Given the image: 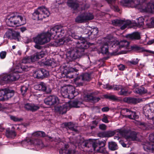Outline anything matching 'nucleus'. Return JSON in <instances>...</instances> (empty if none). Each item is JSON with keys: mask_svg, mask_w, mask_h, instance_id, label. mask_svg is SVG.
Returning <instances> with one entry per match:
<instances>
[{"mask_svg": "<svg viewBox=\"0 0 154 154\" xmlns=\"http://www.w3.org/2000/svg\"><path fill=\"white\" fill-rule=\"evenodd\" d=\"M105 137H110L112 136L115 134V132L112 131L105 132Z\"/></svg>", "mask_w": 154, "mask_h": 154, "instance_id": "nucleus-56", "label": "nucleus"}, {"mask_svg": "<svg viewBox=\"0 0 154 154\" xmlns=\"http://www.w3.org/2000/svg\"><path fill=\"white\" fill-rule=\"evenodd\" d=\"M85 21L92 20L94 18V16L92 14L89 13H84Z\"/></svg>", "mask_w": 154, "mask_h": 154, "instance_id": "nucleus-43", "label": "nucleus"}, {"mask_svg": "<svg viewBox=\"0 0 154 154\" xmlns=\"http://www.w3.org/2000/svg\"><path fill=\"white\" fill-rule=\"evenodd\" d=\"M123 100L124 102L128 103L136 104L139 103L140 100L139 98L128 97L124 98Z\"/></svg>", "mask_w": 154, "mask_h": 154, "instance_id": "nucleus-17", "label": "nucleus"}, {"mask_svg": "<svg viewBox=\"0 0 154 154\" xmlns=\"http://www.w3.org/2000/svg\"><path fill=\"white\" fill-rule=\"evenodd\" d=\"M122 86H123L122 85H113V89L114 90L118 91L120 90L122 88Z\"/></svg>", "mask_w": 154, "mask_h": 154, "instance_id": "nucleus-60", "label": "nucleus"}, {"mask_svg": "<svg viewBox=\"0 0 154 154\" xmlns=\"http://www.w3.org/2000/svg\"><path fill=\"white\" fill-rule=\"evenodd\" d=\"M85 54V51L77 47L70 49L67 52L66 55L67 59L72 61L80 58Z\"/></svg>", "mask_w": 154, "mask_h": 154, "instance_id": "nucleus-4", "label": "nucleus"}, {"mask_svg": "<svg viewBox=\"0 0 154 154\" xmlns=\"http://www.w3.org/2000/svg\"><path fill=\"white\" fill-rule=\"evenodd\" d=\"M67 4L69 7L74 10L77 9L79 6V2L77 0H68Z\"/></svg>", "mask_w": 154, "mask_h": 154, "instance_id": "nucleus-14", "label": "nucleus"}, {"mask_svg": "<svg viewBox=\"0 0 154 154\" xmlns=\"http://www.w3.org/2000/svg\"><path fill=\"white\" fill-rule=\"evenodd\" d=\"M98 28L96 27L94 28L92 31L90 32V34L89 35L91 36L90 38L93 39L96 38L98 36Z\"/></svg>", "mask_w": 154, "mask_h": 154, "instance_id": "nucleus-33", "label": "nucleus"}, {"mask_svg": "<svg viewBox=\"0 0 154 154\" xmlns=\"http://www.w3.org/2000/svg\"><path fill=\"white\" fill-rule=\"evenodd\" d=\"M92 79L91 74L88 73H82L75 79V81H78L77 84L79 86H82L83 82H88Z\"/></svg>", "mask_w": 154, "mask_h": 154, "instance_id": "nucleus-6", "label": "nucleus"}, {"mask_svg": "<svg viewBox=\"0 0 154 154\" xmlns=\"http://www.w3.org/2000/svg\"><path fill=\"white\" fill-rule=\"evenodd\" d=\"M120 133L127 140L134 141L137 140V134L134 131L123 130L120 131Z\"/></svg>", "mask_w": 154, "mask_h": 154, "instance_id": "nucleus-8", "label": "nucleus"}, {"mask_svg": "<svg viewBox=\"0 0 154 154\" xmlns=\"http://www.w3.org/2000/svg\"><path fill=\"white\" fill-rule=\"evenodd\" d=\"M58 98L54 95H50L44 100V102L46 105L50 106H54L59 103Z\"/></svg>", "mask_w": 154, "mask_h": 154, "instance_id": "nucleus-9", "label": "nucleus"}, {"mask_svg": "<svg viewBox=\"0 0 154 154\" xmlns=\"http://www.w3.org/2000/svg\"><path fill=\"white\" fill-rule=\"evenodd\" d=\"M26 22L25 19L17 12H14L8 16L7 21V25L10 26H20L25 24Z\"/></svg>", "mask_w": 154, "mask_h": 154, "instance_id": "nucleus-1", "label": "nucleus"}, {"mask_svg": "<svg viewBox=\"0 0 154 154\" xmlns=\"http://www.w3.org/2000/svg\"><path fill=\"white\" fill-rule=\"evenodd\" d=\"M124 21L119 20H113L112 21V23L115 26H119L121 24H123Z\"/></svg>", "mask_w": 154, "mask_h": 154, "instance_id": "nucleus-49", "label": "nucleus"}, {"mask_svg": "<svg viewBox=\"0 0 154 154\" xmlns=\"http://www.w3.org/2000/svg\"><path fill=\"white\" fill-rule=\"evenodd\" d=\"M109 149L112 151H115L118 149V147L117 143L115 142L111 141L108 143Z\"/></svg>", "mask_w": 154, "mask_h": 154, "instance_id": "nucleus-30", "label": "nucleus"}, {"mask_svg": "<svg viewBox=\"0 0 154 154\" xmlns=\"http://www.w3.org/2000/svg\"><path fill=\"white\" fill-rule=\"evenodd\" d=\"M58 27L59 26H55L51 29L49 31H48L46 33H47V35L49 37L50 39H51V37L52 36H55L56 35L57 36Z\"/></svg>", "mask_w": 154, "mask_h": 154, "instance_id": "nucleus-18", "label": "nucleus"}, {"mask_svg": "<svg viewBox=\"0 0 154 154\" xmlns=\"http://www.w3.org/2000/svg\"><path fill=\"white\" fill-rule=\"evenodd\" d=\"M106 0L109 4H111L110 5V6L112 9L114 11H116L117 12H118L120 11L119 8L117 5H112L113 3L115 2L116 0Z\"/></svg>", "mask_w": 154, "mask_h": 154, "instance_id": "nucleus-32", "label": "nucleus"}, {"mask_svg": "<svg viewBox=\"0 0 154 154\" xmlns=\"http://www.w3.org/2000/svg\"><path fill=\"white\" fill-rule=\"evenodd\" d=\"M139 61V60L138 58L134 59L131 61L127 62V63L129 65H136L138 64Z\"/></svg>", "mask_w": 154, "mask_h": 154, "instance_id": "nucleus-45", "label": "nucleus"}, {"mask_svg": "<svg viewBox=\"0 0 154 154\" xmlns=\"http://www.w3.org/2000/svg\"><path fill=\"white\" fill-rule=\"evenodd\" d=\"M31 66H28L27 65H23V64H20L21 68L23 70L25 71H28L30 69Z\"/></svg>", "mask_w": 154, "mask_h": 154, "instance_id": "nucleus-51", "label": "nucleus"}, {"mask_svg": "<svg viewBox=\"0 0 154 154\" xmlns=\"http://www.w3.org/2000/svg\"><path fill=\"white\" fill-rule=\"evenodd\" d=\"M20 36L19 32H12L11 39L19 41Z\"/></svg>", "mask_w": 154, "mask_h": 154, "instance_id": "nucleus-44", "label": "nucleus"}, {"mask_svg": "<svg viewBox=\"0 0 154 154\" xmlns=\"http://www.w3.org/2000/svg\"><path fill=\"white\" fill-rule=\"evenodd\" d=\"M101 120L103 122L105 123H108L109 122L107 116L105 114H103V117L101 119Z\"/></svg>", "mask_w": 154, "mask_h": 154, "instance_id": "nucleus-64", "label": "nucleus"}, {"mask_svg": "<svg viewBox=\"0 0 154 154\" xmlns=\"http://www.w3.org/2000/svg\"><path fill=\"white\" fill-rule=\"evenodd\" d=\"M68 33L69 34V36H71L72 38L75 39H79V37L78 36L74 31L71 29H69Z\"/></svg>", "mask_w": 154, "mask_h": 154, "instance_id": "nucleus-35", "label": "nucleus"}, {"mask_svg": "<svg viewBox=\"0 0 154 154\" xmlns=\"http://www.w3.org/2000/svg\"><path fill=\"white\" fill-rule=\"evenodd\" d=\"M12 34V32L8 31L5 33L4 35V37L5 38H9L11 39Z\"/></svg>", "mask_w": 154, "mask_h": 154, "instance_id": "nucleus-57", "label": "nucleus"}, {"mask_svg": "<svg viewBox=\"0 0 154 154\" xmlns=\"http://www.w3.org/2000/svg\"><path fill=\"white\" fill-rule=\"evenodd\" d=\"M42 73L43 78L48 76L49 75V72L46 70L43 69H42Z\"/></svg>", "mask_w": 154, "mask_h": 154, "instance_id": "nucleus-58", "label": "nucleus"}, {"mask_svg": "<svg viewBox=\"0 0 154 154\" xmlns=\"http://www.w3.org/2000/svg\"><path fill=\"white\" fill-rule=\"evenodd\" d=\"M67 32V31L63 28L59 26L57 33V36L59 37L64 38L65 34Z\"/></svg>", "mask_w": 154, "mask_h": 154, "instance_id": "nucleus-28", "label": "nucleus"}, {"mask_svg": "<svg viewBox=\"0 0 154 154\" xmlns=\"http://www.w3.org/2000/svg\"><path fill=\"white\" fill-rule=\"evenodd\" d=\"M9 75H5L1 79V81L4 83H7L9 82Z\"/></svg>", "mask_w": 154, "mask_h": 154, "instance_id": "nucleus-52", "label": "nucleus"}, {"mask_svg": "<svg viewBox=\"0 0 154 154\" xmlns=\"http://www.w3.org/2000/svg\"><path fill=\"white\" fill-rule=\"evenodd\" d=\"M46 52L42 51L40 52H37L32 56L30 58L26 57L24 58L22 61L21 64L29 63L31 62H34L35 61L43 57L46 54Z\"/></svg>", "mask_w": 154, "mask_h": 154, "instance_id": "nucleus-5", "label": "nucleus"}, {"mask_svg": "<svg viewBox=\"0 0 154 154\" xmlns=\"http://www.w3.org/2000/svg\"><path fill=\"white\" fill-rule=\"evenodd\" d=\"M44 64L45 65L53 66L55 65V63L53 60L48 59L45 62Z\"/></svg>", "mask_w": 154, "mask_h": 154, "instance_id": "nucleus-48", "label": "nucleus"}, {"mask_svg": "<svg viewBox=\"0 0 154 154\" xmlns=\"http://www.w3.org/2000/svg\"><path fill=\"white\" fill-rule=\"evenodd\" d=\"M5 134L6 137L8 138H14L17 135L14 131L11 130L9 128L6 129Z\"/></svg>", "mask_w": 154, "mask_h": 154, "instance_id": "nucleus-25", "label": "nucleus"}, {"mask_svg": "<svg viewBox=\"0 0 154 154\" xmlns=\"http://www.w3.org/2000/svg\"><path fill=\"white\" fill-rule=\"evenodd\" d=\"M146 145H146L144 147V149H146L149 150L152 149V144H147Z\"/></svg>", "mask_w": 154, "mask_h": 154, "instance_id": "nucleus-61", "label": "nucleus"}, {"mask_svg": "<svg viewBox=\"0 0 154 154\" xmlns=\"http://www.w3.org/2000/svg\"><path fill=\"white\" fill-rule=\"evenodd\" d=\"M103 88L105 89H107L108 90L112 89L113 88V86L111 85L108 84L103 85Z\"/></svg>", "mask_w": 154, "mask_h": 154, "instance_id": "nucleus-59", "label": "nucleus"}, {"mask_svg": "<svg viewBox=\"0 0 154 154\" xmlns=\"http://www.w3.org/2000/svg\"><path fill=\"white\" fill-rule=\"evenodd\" d=\"M147 90L143 87H140L134 89V92L139 95L144 94L147 93Z\"/></svg>", "mask_w": 154, "mask_h": 154, "instance_id": "nucleus-29", "label": "nucleus"}, {"mask_svg": "<svg viewBox=\"0 0 154 154\" xmlns=\"http://www.w3.org/2000/svg\"><path fill=\"white\" fill-rule=\"evenodd\" d=\"M92 147L93 148V149L94 150H95L96 149L97 147L99 148L98 144L97 143V142H92Z\"/></svg>", "mask_w": 154, "mask_h": 154, "instance_id": "nucleus-63", "label": "nucleus"}, {"mask_svg": "<svg viewBox=\"0 0 154 154\" xmlns=\"http://www.w3.org/2000/svg\"><path fill=\"white\" fill-rule=\"evenodd\" d=\"M137 25L140 27H143L144 25V19L142 17H140L137 19Z\"/></svg>", "mask_w": 154, "mask_h": 154, "instance_id": "nucleus-42", "label": "nucleus"}, {"mask_svg": "<svg viewBox=\"0 0 154 154\" xmlns=\"http://www.w3.org/2000/svg\"><path fill=\"white\" fill-rule=\"evenodd\" d=\"M28 88L25 86H22L20 88L21 93L23 95H24L26 92Z\"/></svg>", "mask_w": 154, "mask_h": 154, "instance_id": "nucleus-55", "label": "nucleus"}, {"mask_svg": "<svg viewBox=\"0 0 154 154\" xmlns=\"http://www.w3.org/2000/svg\"><path fill=\"white\" fill-rule=\"evenodd\" d=\"M32 135L34 136L35 137H45L46 136L45 133L42 131H37L33 133Z\"/></svg>", "mask_w": 154, "mask_h": 154, "instance_id": "nucleus-41", "label": "nucleus"}, {"mask_svg": "<svg viewBox=\"0 0 154 154\" xmlns=\"http://www.w3.org/2000/svg\"><path fill=\"white\" fill-rule=\"evenodd\" d=\"M146 24L149 28H151L154 27V18L152 19L151 22L150 23H147Z\"/></svg>", "mask_w": 154, "mask_h": 154, "instance_id": "nucleus-62", "label": "nucleus"}, {"mask_svg": "<svg viewBox=\"0 0 154 154\" xmlns=\"http://www.w3.org/2000/svg\"><path fill=\"white\" fill-rule=\"evenodd\" d=\"M69 147L68 144H65L64 145V147H63L60 150V154H78V152L75 148L67 149Z\"/></svg>", "mask_w": 154, "mask_h": 154, "instance_id": "nucleus-12", "label": "nucleus"}, {"mask_svg": "<svg viewBox=\"0 0 154 154\" xmlns=\"http://www.w3.org/2000/svg\"><path fill=\"white\" fill-rule=\"evenodd\" d=\"M25 108L28 110H30L32 112L35 111L39 108V107L37 105L31 103H26L25 105Z\"/></svg>", "mask_w": 154, "mask_h": 154, "instance_id": "nucleus-21", "label": "nucleus"}, {"mask_svg": "<svg viewBox=\"0 0 154 154\" xmlns=\"http://www.w3.org/2000/svg\"><path fill=\"white\" fill-rule=\"evenodd\" d=\"M78 43H79V45L77 48L81 49L84 51L89 46V44L88 43L85 38H81L80 41L77 42Z\"/></svg>", "mask_w": 154, "mask_h": 154, "instance_id": "nucleus-13", "label": "nucleus"}, {"mask_svg": "<svg viewBox=\"0 0 154 154\" xmlns=\"http://www.w3.org/2000/svg\"><path fill=\"white\" fill-rule=\"evenodd\" d=\"M63 38V40L60 39L59 40L54 41L52 43V45L53 46L56 47L60 46L64 44L66 40L67 42H69L70 40L69 38L66 39L65 38Z\"/></svg>", "mask_w": 154, "mask_h": 154, "instance_id": "nucleus-24", "label": "nucleus"}, {"mask_svg": "<svg viewBox=\"0 0 154 154\" xmlns=\"http://www.w3.org/2000/svg\"><path fill=\"white\" fill-rule=\"evenodd\" d=\"M104 97L108 99H109L113 100H117V98L114 95H105L104 96Z\"/></svg>", "mask_w": 154, "mask_h": 154, "instance_id": "nucleus-53", "label": "nucleus"}, {"mask_svg": "<svg viewBox=\"0 0 154 154\" xmlns=\"http://www.w3.org/2000/svg\"><path fill=\"white\" fill-rule=\"evenodd\" d=\"M119 45V48H127L128 47L129 43L127 41L123 40L118 42L117 43Z\"/></svg>", "mask_w": 154, "mask_h": 154, "instance_id": "nucleus-36", "label": "nucleus"}, {"mask_svg": "<svg viewBox=\"0 0 154 154\" xmlns=\"http://www.w3.org/2000/svg\"><path fill=\"white\" fill-rule=\"evenodd\" d=\"M120 90V91L118 93V94L120 95L126 96L130 94V93H128V90L126 89L123 86L122 87V88Z\"/></svg>", "mask_w": 154, "mask_h": 154, "instance_id": "nucleus-37", "label": "nucleus"}, {"mask_svg": "<svg viewBox=\"0 0 154 154\" xmlns=\"http://www.w3.org/2000/svg\"><path fill=\"white\" fill-rule=\"evenodd\" d=\"M126 37L129 39L139 40L140 38V34L138 32H135L131 34L127 35Z\"/></svg>", "mask_w": 154, "mask_h": 154, "instance_id": "nucleus-22", "label": "nucleus"}, {"mask_svg": "<svg viewBox=\"0 0 154 154\" xmlns=\"http://www.w3.org/2000/svg\"><path fill=\"white\" fill-rule=\"evenodd\" d=\"M66 128H68L70 130L75 132L78 131L77 126L71 122H65L63 123Z\"/></svg>", "mask_w": 154, "mask_h": 154, "instance_id": "nucleus-23", "label": "nucleus"}, {"mask_svg": "<svg viewBox=\"0 0 154 154\" xmlns=\"http://www.w3.org/2000/svg\"><path fill=\"white\" fill-rule=\"evenodd\" d=\"M66 103L69 104V109L70 108L72 107L79 108L80 107V105L82 104L81 102L78 100L71 101Z\"/></svg>", "mask_w": 154, "mask_h": 154, "instance_id": "nucleus-27", "label": "nucleus"}, {"mask_svg": "<svg viewBox=\"0 0 154 154\" xmlns=\"http://www.w3.org/2000/svg\"><path fill=\"white\" fill-rule=\"evenodd\" d=\"M50 13L46 7L42 6L35 10L32 14V18L34 20H40L49 17Z\"/></svg>", "mask_w": 154, "mask_h": 154, "instance_id": "nucleus-2", "label": "nucleus"}, {"mask_svg": "<svg viewBox=\"0 0 154 154\" xmlns=\"http://www.w3.org/2000/svg\"><path fill=\"white\" fill-rule=\"evenodd\" d=\"M131 48L132 50L138 52H146L149 53L154 54V51L149 50H145L143 48L136 45L132 46Z\"/></svg>", "mask_w": 154, "mask_h": 154, "instance_id": "nucleus-19", "label": "nucleus"}, {"mask_svg": "<svg viewBox=\"0 0 154 154\" xmlns=\"http://www.w3.org/2000/svg\"><path fill=\"white\" fill-rule=\"evenodd\" d=\"M84 13L77 16L75 19V21L78 23H82L86 21Z\"/></svg>", "mask_w": 154, "mask_h": 154, "instance_id": "nucleus-31", "label": "nucleus"}, {"mask_svg": "<svg viewBox=\"0 0 154 154\" xmlns=\"http://www.w3.org/2000/svg\"><path fill=\"white\" fill-rule=\"evenodd\" d=\"M152 111V109L150 108L149 105L146 106L143 109V113L146 116H148V114Z\"/></svg>", "mask_w": 154, "mask_h": 154, "instance_id": "nucleus-38", "label": "nucleus"}, {"mask_svg": "<svg viewBox=\"0 0 154 154\" xmlns=\"http://www.w3.org/2000/svg\"><path fill=\"white\" fill-rule=\"evenodd\" d=\"M49 37L48 36L47 33H43L38 35L33 38L34 42L36 44L43 45L47 43L50 41Z\"/></svg>", "mask_w": 154, "mask_h": 154, "instance_id": "nucleus-7", "label": "nucleus"}, {"mask_svg": "<svg viewBox=\"0 0 154 154\" xmlns=\"http://www.w3.org/2000/svg\"><path fill=\"white\" fill-rule=\"evenodd\" d=\"M5 95L4 100H7L13 96L14 95V91L9 89H5Z\"/></svg>", "mask_w": 154, "mask_h": 154, "instance_id": "nucleus-20", "label": "nucleus"}, {"mask_svg": "<svg viewBox=\"0 0 154 154\" xmlns=\"http://www.w3.org/2000/svg\"><path fill=\"white\" fill-rule=\"evenodd\" d=\"M36 88L37 89L45 92L47 94L51 93V89L46 87V84L43 82H41L40 84L36 85Z\"/></svg>", "mask_w": 154, "mask_h": 154, "instance_id": "nucleus-15", "label": "nucleus"}, {"mask_svg": "<svg viewBox=\"0 0 154 154\" xmlns=\"http://www.w3.org/2000/svg\"><path fill=\"white\" fill-rule=\"evenodd\" d=\"M61 95L64 98L72 99L78 94L75 91V88L72 86L62 87L60 90Z\"/></svg>", "mask_w": 154, "mask_h": 154, "instance_id": "nucleus-3", "label": "nucleus"}, {"mask_svg": "<svg viewBox=\"0 0 154 154\" xmlns=\"http://www.w3.org/2000/svg\"><path fill=\"white\" fill-rule=\"evenodd\" d=\"M127 117L130 119H135L138 118V116L137 115L135 112H131L129 115H127Z\"/></svg>", "mask_w": 154, "mask_h": 154, "instance_id": "nucleus-40", "label": "nucleus"}, {"mask_svg": "<svg viewBox=\"0 0 154 154\" xmlns=\"http://www.w3.org/2000/svg\"><path fill=\"white\" fill-rule=\"evenodd\" d=\"M11 119L13 121L16 122H20L22 120V119L21 118H19L15 116H10Z\"/></svg>", "mask_w": 154, "mask_h": 154, "instance_id": "nucleus-54", "label": "nucleus"}, {"mask_svg": "<svg viewBox=\"0 0 154 154\" xmlns=\"http://www.w3.org/2000/svg\"><path fill=\"white\" fill-rule=\"evenodd\" d=\"M140 9L143 12L154 13V2L149 3L147 4L143 2L141 5Z\"/></svg>", "mask_w": 154, "mask_h": 154, "instance_id": "nucleus-10", "label": "nucleus"}, {"mask_svg": "<svg viewBox=\"0 0 154 154\" xmlns=\"http://www.w3.org/2000/svg\"><path fill=\"white\" fill-rule=\"evenodd\" d=\"M113 42L110 40L107 39L106 42L102 44L100 48V51L103 54L108 55L109 52L108 46L112 44Z\"/></svg>", "mask_w": 154, "mask_h": 154, "instance_id": "nucleus-11", "label": "nucleus"}, {"mask_svg": "<svg viewBox=\"0 0 154 154\" xmlns=\"http://www.w3.org/2000/svg\"><path fill=\"white\" fill-rule=\"evenodd\" d=\"M34 76H35L36 78L37 79H43L42 73V69L39 70H38L35 72L34 74Z\"/></svg>", "mask_w": 154, "mask_h": 154, "instance_id": "nucleus-39", "label": "nucleus"}, {"mask_svg": "<svg viewBox=\"0 0 154 154\" xmlns=\"http://www.w3.org/2000/svg\"><path fill=\"white\" fill-rule=\"evenodd\" d=\"M75 69L71 68L68 72L67 76L70 78H73L74 77V75L73 72L75 71Z\"/></svg>", "mask_w": 154, "mask_h": 154, "instance_id": "nucleus-46", "label": "nucleus"}, {"mask_svg": "<svg viewBox=\"0 0 154 154\" xmlns=\"http://www.w3.org/2000/svg\"><path fill=\"white\" fill-rule=\"evenodd\" d=\"M30 142L32 144L35 146H37L40 148H42L44 146L43 143L42 141L40 139H30Z\"/></svg>", "mask_w": 154, "mask_h": 154, "instance_id": "nucleus-26", "label": "nucleus"}, {"mask_svg": "<svg viewBox=\"0 0 154 154\" xmlns=\"http://www.w3.org/2000/svg\"><path fill=\"white\" fill-rule=\"evenodd\" d=\"M97 151L98 152L104 154H108V153L104 146H99L98 149H97Z\"/></svg>", "mask_w": 154, "mask_h": 154, "instance_id": "nucleus-47", "label": "nucleus"}, {"mask_svg": "<svg viewBox=\"0 0 154 154\" xmlns=\"http://www.w3.org/2000/svg\"><path fill=\"white\" fill-rule=\"evenodd\" d=\"M9 75V82L15 81L18 80L19 78V75L16 73H11Z\"/></svg>", "mask_w": 154, "mask_h": 154, "instance_id": "nucleus-34", "label": "nucleus"}, {"mask_svg": "<svg viewBox=\"0 0 154 154\" xmlns=\"http://www.w3.org/2000/svg\"><path fill=\"white\" fill-rule=\"evenodd\" d=\"M68 105V104L66 103L62 106H58L55 107V109L57 112H59L60 114H63L65 113L66 112L67 110L69 109Z\"/></svg>", "mask_w": 154, "mask_h": 154, "instance_id": "nucleus-16", "label": "nucleus"}, {"mask_svg": "<svg viewBox=\"0 0 154 154\" xmlns=\"http://www.w3.org/2000/svg\"><path fill=\"white\" fill-rule=\"evenodd\" d=\"M92 142L88 141H85L83 142L82 145L85 147L89 148L91 147Z\"/></svg>", "mask_w": 154, "mask_h": 154, "instance_id": "nucleus-50", "label": "nucleus"}]
</instances>
